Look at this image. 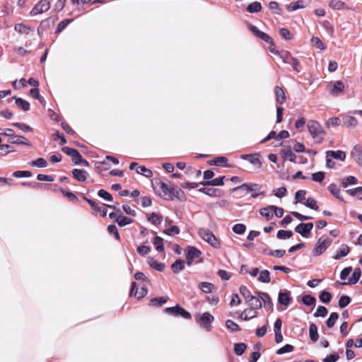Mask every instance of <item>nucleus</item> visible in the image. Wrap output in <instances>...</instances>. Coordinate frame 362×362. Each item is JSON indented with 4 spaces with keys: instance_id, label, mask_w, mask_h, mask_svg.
I'll list each match as a JSON object with an SVG mask.
<instances>
[{
    "instance_id": "obj_42",
    "label": "nucleus",
    "mask_w": 362,
    "mask_h": 362,
    "mask_svg": "<svg viewBox=\"0 0 362 362\" xmlns=\"http://www.w3.org/2000/svg\"><path fill=\"white\" fill-rule=\"evenodd\" d=\"M304 8L303 0H298L296 2H293L290 4L286 5V8L290 12L294 11L299 8Z\"/></svg>"
},
{
    "instance_id": "obj_15",
    "label": "nucleus",
    "mask_w": 362,
    "mask_h": 362,
    "mask_svg": "<svg viewBox=\"0 0 362 362\" xmlns=\"http://www.w3.org/2000/svg\"><path fill=\"white\" fill-rule=\"evenodd\" d=\"M8 141L10 144H23L25 146H31V143L24 136L20 135H15V133H13V135L8 138Z\"/></svg>"
},
{
    "instance_id": "obj_58",
    "label": "nucleus",
    "mask_w": 362,
    "mask_h": 362,
    "mask_svg": "<svg viewBox=\"0 0 362 362\" xmlns=\"http://www.w3.org/2000/svg\"><path fill=\"white\" fill-rule=\"evenodd\" d=\"M226 326L231 332H239L241 330L240 326L231 320H226Z\"/></svg>"
},
{
    "instance_id": "obj_6",
    "label": "nucleus",
    "mask_w": 362,
    "mask_h": 362,
    "mask_svg": "<svg viewBox=\"0 0 362 362\" xmlns=\"http://www.w3.org/2000/svg\"><path fill=\"white\" fill-rule=\"evenodd\" d=\"M280 57L284 63L291 64L295 71L297 73L301 71L299 60L293 57L289 52L284 50L281 51Z\"/></svg>"
},
{
    "instance_id": "obj_62",
    "label": "nucleus",
    "mask_w": 362,
    "mask_h": 362,
    "mask_svg": "<svg viewBox=\"0 0 362 362\" xmlns=\"http://www.w3.org/2000/svg\"><path fill=\"white\" fill-rule=\"evenodd\" d=\"M351 302V298L346 295H343L340 297L338 305L341 308H344L347 306Z\"/></svg>"
},
{
    "instance_id": "obj_34",
    "label": "nucleus",
    "mask_w": 362,
    "mask_h": 362,
    "mask_svg": "<svg viewBox=\"0 0 362 362\" xmlns=\"http://www.w3.org/2000/svg\"><path fill=\"white\" fill-rule=\"evenodd\" d=\"M329 192L334 196L337 199L344 201L343 197L341 196L340 189L334 183L330 184L327 187Z\"/></svg>"
},
{
    "instance_id": "obj_29",
    "label": "nucleus",
    "mask_w": 362,
    "mask_h": 362,
    "mask_svg": "<svg viewBox=\"0 0 362 362\" xmlns=\"http://www.w3.org/2000/svg\"><path fill=\"white\" fill-rule=\"evenodd\" d=\"M13 99H15L16 105L19 109L25 112H27L30 110V105L27 100L21 98H17L16 96H14Z\"/></svg>"
},
{
    "instance_id": "obj_37",
    "label": "nucleus",
    "mask_w": 362,
    "mask_h": 362,
    "mask_svg": "<svg viewBox=\"0 0 362 362\" xmlns=\"http://www.w3.org/2000/svg\"><path fill=\"white\" fill-rule=\"evenodd\" d=\"M357 183L358 179L353 175L348 176L341 180L342 187L344 188L347 187L349 185H354Z\"/></svg>"
},
{
    "instance_id": "obj_23",
    "label": "nucleus",
    "mask_w": 362,
    "mask_h": 362,
    "mask_svg": "<svg viewBox=\"0 0 362 362\" xmlns=\"http://www.w3.org/2000/svg\"><path fill=\"white\" fill-rule=\"evenodd\" d=\"M350 252L349 247L347 245L343 244L337 250L336 255L333 257L334 259H340L341 258L346 257Z\"/></svg>"
},
{
    "instance_id": "obj_17",
    "label": "nucleus",
    "mask_w": 362,
    "mask_h": 362,
    "mask_svg": "<svg viewBox=\"0 0 362 362\" xmlns=\"http://www.w3.org/2000/svg\"><path fill=\"white\" fill-rule=\"evenodd\" d=\"M71 173L73 177L79 182H84L88 176V173L86 170L77 168L74 169Z\"/></svg>"
},
{
    "instance_id": "obj_26",
    "label": "nucleus",
    "mask_w": 362,
    "mask_h": 362,
    "mask_svg": "<svg viewBox=\"0 0 362 362\" xmlns=\"http://www.w3.org/2000/svg\"><path fill=\"white\" fill-rule=\"evenodd\" d=\"M250 298V300L247 301L250 306L249 308V313H252L255 309H259L262 308V302L259 298L254 296Z\"/></svg>"
},
{
    "instance_id": "obj_63",
    "label": "nucleus",
    "mask_w": 362,
    "mask_h": 362,
    "mask_svg": "<svg viewBox=\"0 0 362 362\" xmlns=\"http://www.w3.org/2000/svg\"><path fill=\"white\" fill-rule=\"evenodd\" d=\"M240 293L244 297L245 300L247 302L250 300V297H252L251 292L245 286H241L240 287Z\"/></svg>"
},
{
    "instance_id": "obj_5",
    "label": "nucleus",
    "mask_w": 362,
    "mask_h": 362,
    "mask_svg": "<svg viewBox=\"0 0 362 362\" xmlns=\"http://www.w3.org/2000/svg\"><path fill=\"white\" fill-rule=\"evenodd\" d=\"M164 311L168 315L176 317H181L186 320H190L192 318L191 314L178 304L173 307L165 308Z\"/></svg>"
},
{
    "instance_id": "obj_60",
    "label": "nucleus",
    "mask_w": 362,
    "mask_h": 362,
    "mask_svg": "<svg viewBox=\"0 0 362 362\" xmlns=\"http://www.w3.org/2000/svg\"><path fill=\"white\" fill-rule=\"evenodd\" d=\"M303 204L307 207H309L315 211H317L319 209V207L317 205L316 200L312 197H309L308 199H307L306 201L303 202Z\"/></svg>"
},
{
    "instance_id": "obj_45",
    "label": "nucleus",
    "mask_w": 362,
    "mask_h": 362,
    "mask_svg": "<svg viewBox=\"0 0 362 362\" xmlns=\"http://www.w3.org/2000/svg\"><path fill=\"white\" fill-rule=\"evenodd\" d=\"M153 243L158 252H163L164 250L163 239L160 236H156Z\"/></svg>"
},
{
    "instance_id": "obj_61",
    "label": "nucleus",
    "mask_w": 362,
    "mask_h": 362,
    "mask_svg": "<svg viewBox=\"0 0 362 362\" xmlns=\"http://www.w3.org/2000/svg\"><path fill=\"white\" fill-rule=\"evenodd\" d=\"M232 230L236 234L242 235L245 232L246 226L243 223H236L233 226Z\"/></svg>"
},
{
    "instance_id": "obj_54",
    "label": "nucleus",
    "mask_w": 362,
    "mask_h": 362,
    "mask_svg": "<svg viewBox=\"0 0 362 362\" xmlns=\"http://www.w3.org/2000/svg\"><path fill=\"white\" fill-rule=\"evenodd\" d=\"M72 21V19H64L62 21L59 22L57 25L55 34L58 35L61 32H62Z\"/></svg>"
},
{
    "instance_id": "obj_55",
    "label": "nucleus",
    "mask_w": 362,
    "mask_h": 362,
    "mask_svg": "<svg viewBox=\"0 0 362 362\" xmlns=\"http://www.w3.org/2000/svg\"><path fill=\"white\" fill-rule=\"evenodd\" d=\"M173 200L174 198H177L180 201H185L186 200V196L185 194V192L179 189L177 187H175L174 191H173Z\"/></svg>"
},
{
    "instance_id": "obj_1",
    "label": "nucleus",
    "mask_w": 362,
    "mask_h": 362,
    "mask_svg": "<svg viewBox=\"0 0 362 362\" xmlns=\"http://www.w3.org/2000/svg\"><path fill=\"white\" fill-rule=\"evenodd\" d=\"M152 185L153 187L155 185L158 186L161 189L162 193L160 194L161 197L168 201L173 200V191H174L176 186H175L171 182L168 181L165 182L159 180H155L154 181H152Z\"/></svg>"
},
{
    "instance_id": "obj_40",
    "label": "nucleus",
    "mask_w": 362,
    "mask_h": 362,
    "mask_svg": "<svg viewBox=\"0 0 362 362\" xmlns=\"http://www.w3.org/2000/svg\"><path fill=\"white\" fill-rule=\"evenodd\" d=\"M249 308L245 309L240 315V318L243 320L247 321L257 317V313L255 310H252V313H249Z\"/></svg>"
},
{
    "instance_id": "obj_2",
    "label": "nucleus",
    "mask_w": 362,
    "mask_h": 362,
    "mask_svg": "<svg viewBox=\"0 0 362 362\" xmlns=\"http://www.w3.org/2000/svg\"><path fill=\"white\" fill-rule=\"evenodd\" d=\"M262 188V186L259 184L254 182H245L233 188V191L236 192L238 190L245 189L247 192H251V197L255 199L259 195H265V192L261 191Z\"/></svg>"
},
{
    "instance_id": "obj_32",
    "label": "nucleus",
    "mask_w": 362,
    "mask_h": 362,
    "mask_svg": "<svg viewBox=\"0 0 362 362\" xmlns=\"http://www.w3.org/2000/svg\"><path fill=\"white\" fill-rule=\"evenodd\" d=\"M184 269L185 261L182 259H178L171 264V269L174 274H177L178 272L182 271Z\"/></svg>"
},
{
    "instance_id": "obj_39",
    "label": "nucleus",
    "mask_w": 362,
    "mask_h": 362,
    "mask_svg": "<svg viewBox=\"0 0 362 362\" xmlns=\"http://www.w3.org/2000/svg\"><path fill=\"white\" fill-rule=\"evenodd\" d=\"M261 156L259 153H254L250 163L255 167V169H259L262 167Z\"/></svg>"
},
{
    "instance_id": "obj_4",
    "label": "nucleus",
    "mask_w": 362,
    "mask_h": 362,
    "mask_svg": "<svg viewBox=\"0 0 362 362\" xmlns=\"http://www.w3.org/2000/svg\"><path fill=\"white\" fill-rule=\"evenodd\" d=\"M332 242V240L328 237H320L312 251V255L317 257L322 255L329 247Z\"/></svg>"
},
{
    "instance_id": "obj_27",
    "label": "nucleus",
    "mask_w": 362,
    "mask_h": 362,
    "mask_svg": "<svg viewBox=\"0 0 362 362\" xmlns=\"http://www.w3.org/2000/svg\"><path fill=\"white\" fill-rule=\"evenodd\" d=\"M361 276V269L356 268L354 269V272L351 277L349 279L348 282H342V283H339V284L341 285L355 284L358 281Z\"/></svg>"
},
{
    "instance_id": "obj_7",
    "label": "nucleus",
    "mask_w": 362,
    "mask_h": 362,
    "mask_svg": "<svg viewBox=\"0 0 362 362\" xmlns=\"http://www.w3.org/2000/svg\"><path fill=\"white\" fill-rule=\"evenodd\" d=\"M50 8L49 0H40L30 12L31 16H35L47 12Z\"/></svg>"
},
{
    "instance_id": "obj_41",
    "label": "nucleus",
    "mask_w": 362,
    "mask_h": 362,
    "mask_svg": "<svg viewBox=\"0 0 362 362\" xmlns=\"http://www.w3.org/2000/svg\"><path fill=\"white\" fill-rule=\"evenodd\" d=\"M262 10V5L258 1H254L250 4L247 7V11L250 13L259 12Z\"/></svg>"
},
{
    "instance_id": "obj_51",
    "label": "nucleus",
    "mask_w": 362,
    "mask_h": 362,
    "mask_svg": "<svg viewBox=\"0 0 362 362\" xmlns=\"http://www.w3.org/2000/svg\"><path fill=\"white\" fill-rule=\"evenodd\" d=\"M346 192L351 197L356 196L359 199L362 200V187H358L354 189L346 190Z\"/></svg>"
},
{
    "instance_id": "obj_36",
    "label": "nucleus",
    "mask_w": 362,
    "mask_h": 362,
    "mask_svg": "<svg viewBox=\"0 0 362 362\" xmlns=\"http://www.w3.org/2000/svg\"><path fill=\"white\" fill-rule=\"evenodd\" d=\"M344 124L349 128H354L358 125L357 119L352 116H346L343 119Z\"/></svg>"
},
{
    "instance_id": "obj_50",
    "label": "nucleus",
    "mask_w": 362,
    "mask_h": 362,
    "mask_svg": "<svg viewBox=\"0 0 362 362\" xmlns=\"http://www.w3.org/2000/svg\"><path fill=\"white\" fill-rule=\"evenodd\" d=\"M292 236L293 232L291 230H279L276 234V238L280 240H286Z\"/></svg>"
},
{
    "instance_id": "obj_38",
    "label": "nucleus",
    "mask_w": 362,
    "mask_h": 362,
    "mask_svg": "<svg viewBox=\"0 0 362 362\" xmlns=\"http://www.w3.org/2000/svg\"><path fill=\"white\" fill-rule=\"evenodd\" d=\"M259 214L264 216L267 221H269L274 216L273 210L271 209V205L267 207L262 208L259 210Z\"/></svg>"
},
{
    "instance_id": "obj_14",
    "label": "nucleus",
    "mask_w": 362,
    "mask_h": 362,
    "mask_svg": "<svg viewBox=\"0 0 362 362\" xmlns=\"http://www.w3.org/2000/svg\"><path fill=\"white\" fill-rule=\"evenodd\" d=\"M214 320V316L208 312L204 313L202 315L199 316V321L207 331L211 329V324Z\"/></svg>"
},
{
    "instance_id": "obj_57",
    "label": "nucleus",
    "mask_w": 362,
    "mask_h": 362,
    "mask_svg": "<svg viewBox=\"0 0 362 362\" xmlns=\"http://www.w3.org/2000/svg\"><path fill=\"white\" fill-rule=\"evenodd\" d=\"M302 302L304 305L308 306L315 305L316 303V299L314 296L311 295H305L302 298Z\"/></svg>"
},
{
    "instance_id": "obj_64",
    "label": "nucleus",
    "mask_w": 362,
    "mask_h": 362,
    "mask_svg": "<svg viewBox=\"0 0 362 362\" xmlns=\"http://www.w3.org/2000/svg\"><path fill=\"white\" fill-rule=\"evenodd\" d=\"M327 313H328L327 309L325 306L320 305L317 308V310L315 313L314 316L315 317H325L327 315Z\"/></svg>"
},
{
    "instance_id": "obj_10",
    "label": "nucleus",
    "mask_w": 362,
    "mask_h": 362,
    "mask_svg": "<svg viewBox=\"0 0 362 362\" xmlns=\"http://www.w3.org/2000/svg\"><path fill=\"white\" fill-rule=\"evenodd\" d=\"M313 228V223H300L295 228V231L303 238H308Z\"/></svg>"
},
{
    "instance_id": "obj_33",
    "label": "nucleus",
    "mask_w": 362,
    "mask_h": 362,
    "mask_svg": "<svg viewBox=\"0 0 362 362\" xmlns=\"http://www.w3.org/2000/svg\"><path fill=\"white\" fill-rule=\"evenodd\" d=\"M228 161V158L224 156H218L215 158L211 160L208 161V164L211 165H216V166H227L226 163Z\"/></svg>"
},
{
    "instance_id": "obj_49",
    "label": "nucleus",
    "mask_w": 362,
    "mask_h": 362,
    "mask_svg": "<svg viewBox=\"0 0 362 362\" xmlns=\"http://www.w3.org/2000/svg\"><path fill=\"white\" fill-rule=\"evenodd\" d=\"M332 294L327 291H322L320 292L319 295V299L321 302L323 303H329L332 300Z\"/></svg>"
},
{
    "instance_id": "obj_56",
    "label": "nucleus",
    "mask_w": 362,
    "mask_h": 362,
    "mask_svg": "<svg viewBox=\"0 0 362 362\" xmlns=\"http://www.w3.org/2000/svg\"><path fill=\"white\" fill-rule=\"evenodd\" d=\"M247 345L245 343H236L234 345V352L238 356H241L246 350Z\"/></svg>"
},
{
    "instance_id": "obj_13",
    "label": "nucleus",
    "mask_w": 362,
    "mask_h": 362,
    "mask_svg": "<svg viewBox=\"0 0 362 362\" xmlns=\"http://www.w3.org/2000/svg\"><path fill=\"white\" fill-rule=\"evenodd\" d=\"M291 301L292 298L291 297V291L284 290V291H280L279 293L278 302L279 304L288 307Z\"/></svg>"
},
{
    "instance_id": "obj_44",
    "label": "nucleus",
    "mask_w": 362,
    "mask_h": 362,
    "mask_svg": "<svg viewBox=\"0 0 362 362\" xmlns=\"http://www.w3.org/2000/svg\"><path fill=\"white\" fill-rule=\"evenodd\" d=\"M258 280L262 283H269L271 281L269 272L267 269L261 271Z\"/></svg>"
},
{
    "instance_id": "obj_20",
    "label": "nucleus",
    "mask_w": 362,
    "mask_h": 362,
    "mask_svg": "<svg viewBox=\"0 0 362 362\" xmlns=\"http://www.w3.org/2000/svg\"><path fill=\"white\" fill-rule=\"evenodd\" d=\"M281 154L282 155L284 160H288L292 163H296V156L292 152L290 146L283 148L281 151Z\"/></svg>"
},
{
    "instance_id": "obj_11",
    "label": "nucleus",
    "mask_w": 362,
    "mask_h": 362,
    "mask_svg": "<svg viewBox=\"0 0 362 362\" xmlns=\"http://www.w3.org/2000/svg\"><path fill=\"white\" fill-rule=\"evenodd\" d=\"M55 19L52 17L47 18L42 20L39 27L37 28V34L40 37H42V34L49 30L54 24Z\"/></svg>"
},
{
    "instance_id": "obj_19",
    "label": "nucleus",
    "mask_w": 362,
    "mask_h": 362,
    "mask_svg": "<svg viewBox=\"0 0 362 362\" xmlns=\"http://www.w3.org/2000/svg\"><path fill=\"white\" fill-rule=\"evenodd\" d=\"M198 191L213 197H220L221 196V190L219 189L202 187Z\"/></svg>"
},
{
    "instance_id": "obj_22",
    "label": "nucleus",
    "mask_w": 362,
    "mask_h": 362,
    "mask_svg": "<svg viewBox=\"0 0 362 362\" xmlns=\"http://www.w3.org/2000/svg\"><path fill=\"white\" fill-rule=\"evenodd\" d=\"M257 294L259 298L263 301L264 308L267 310L271 309L273 304L269 294L264 292H258Z\"/></svg>"
},
{
    "instance_id": "obj_24",
    "label": "nucleus",
    "mask_w": 362,
    "mask_h": 362,
    "mask_svg": "<svg viewBox=\"0 0 362 362\" xmlns=\"http://www.w3.org/2000/svg\"><path fill=\"white\" fill-rule=\"evenodd\" d=\"M274 92H275V95H276V103H278L279 105L284 104L286 101V98L285 93H284V90L282 89V88H281L279 86H276L274 88Z\"/></svg>"
},
{
    "instance_id": "obj_21",
    "label": "nucleus",
    "mask_w": 362,
    "mask_h": 362,
    "mask_svg": "<svg viewBox=\"0 0 362 362\" xmlns=\"http://www.w3.org/2000/svg\"><path fill=\"white\" fill-rule=\"evenodd\" d=\"M14 30L21 33L25 35H29L30 33L34 32V28L31 26L24 25L23 23H17L14 26Z\"/></svg>"
},
{
    "instance_id": "obj_3",
    "label": "nucleus",
    "mask_w": 362,
    "mask_h": 362,
    "mask_svg": "<svg viewBox=\"0 0 362 362\" xmlns=\"http://www.w3.org/2000/svg\"><path fill=\"white\" fill-rule=\"evenodd\" d=\"M198 234L204 241L208 243L214 248L220 247V241L209 229L199 228L198 230Z\"/></svg>"
},
{
    "instance_id": "obj_18",
    "label": "nucleus",
    "mask_w": 362,
    "mask_h": 362,
    "mask_svg": "<svg viewBox=\"0 0 362 362\" xmlns=\"http://www.w3.org/2000/svg\"><path fill=\"white\" fill-rule=\"evenodd\" d=\"M185 256H187L190 259H192L193 260L196 258H198L201 256L202 252L194 246H188L185 250Z\"/></svg>"
},
{
    "instance_id": "obj_16",
    "label": "nucleus",
    "mask_w": 362,
    "mask_h": 362,
    "mask_svg": "<svg viewBox=\"0 0 362 362\" xmlns=\"http://www.w3.org/2000/svg\"><path fill=\"white\" fill-rule=\"evenodd\" d=\"M327 157H330L332 158H334L336 160L344 161L346 159V154L344 151L338 150V151H327L326 152Z\"/></svg>"
},
{
    "instance_id": "obj_59",
    "label": "nucleus",
    "mask_w": 362,
    "mask_h": 362,
    "mask_svg": "<svg viewBox=\"0 0 362 362\" xmlns=\"http://www.w3.org/2000/svg\"><path fill=\"white\" fill-rule=\"evenodd\" d=\"M167 302V298L162 296L158 298H153L150 300V305L153 306H160Z\"/></svg>"
},
{
    "instance_id": "obj_12",
    "label": "nucleus",
    "mask_w": 362,
    "mask_h": 362,
    "mask_svg": "<svg viewBox=\"0 0 362 362\" xmlns=\"http://www.w3.org/2000/svg\"><path fill=\"white\" fill-rule=\"evenodd\" d=\"M62 150L64 153L71 157L73 163H74L76 165L80 164V161L83 158L76 149L68 146H64Z\"/></svg>"
},
{
    "instance_id": "obj_47",
    "label": "nucleus",
    "mask_w": 362,
    "mask_h": 362,
    "mask_svg": "<svg viewBox=\"0 0 362 362\" xmlns=\"http://www.w3.org/2000/svg\"><path fill=\"white\" fill-rule=\"evenodd\" d=\"M199 288L205 293H210L214 288V285L209 282H202L199 285Z\"/></svg>"
},
{
    "instance_id": "obj_8",
    "label": "nucleus",
    "mask_w": 362,
    "mask_h": 362,
    "mask_svg": "<svg viewBox=\"0 0 362 362\" xmlns=\"http://www.w3.org/2000/svg\"><path fill=\"white\" fill-rule=\"evenodd\" d=\"M308 131L313 138L320 137V142L322 140V137L320 136L321 134H325L323 129L320 124L316 121L310 120L308 123Z\"/></svg>"
},
{
    "instance_id": "obj_43",
    "label": "nucleus",
    "mask_w": 362,
    "mask_h": 362,
    "mask_svg": "<svg viewBox=\"0 0 362 362\" xmlns=\"http://www.w3.org/2000/svg\"><path fill=\"white\" fill-rule=\"evenodd\" d=\"M344 88V83L341 81H336L332 87V89L331 90V93L332 95H337L339 93H341L343 91Z\"/></svg>"
},
{
    "instance_id": "obj_46",
    "label": "nucleus",
    "mask_w": 362,
    "mask_h": 362,
    "mask_svg": "<svg viewBox=\"0 0 362 362\" xmlns=\"http://www.w3.org/2000/svg\"><path fill=\"white\" fill-rule=\"evenodd\" d=\"M88 203L92 207V209H93L96 211L101 212L102 213V216L103 217L107 216V209L99 206L98 205V204L95 201H93V200H88Z\"/></svg>"
},
{
    "instance_id": "obj_25",
    "label": "nucleus",
    "mask_w": 362,
    "mask_h": 362,
    "mask_svg": "<svg viewBox=\"0 0 362 362\" xmlns=\"http://www.w3.org/2000/svg\"><path fill=\"white\" fill-rule=\"evenodd\" d=\"M329 6L334 10H349L350 8L343 1L340 0H331Z\"/></svg>"
},
{
    "instance_id": "obj_53",
    "label": "nucleus",
    "mask_w": 362,
    "mask_h": 362,
    "mask_svg": "<svg viewBox=\"0 0 362 362\" xmlns=\"http://www.w3.org/2000/svg\"><path fill=\"white\" fill-rule=\"evenodd\" d=\"M136 172L138 174H141L146 177H151L153 176V173L150 169L146 168L145 166H138L136 168Z\"/></svg>"
},
{
    "instance_id": "obj_31",
    "label": "nucleus",
    "mask_w": 362,
    "mask_h": 362,
    "mask_svg": "<svg viewBox=\"0 0 362 362\" xmlns=\"http://www.w3.org/2000/svg\"><path fill=\"white\" fill-rule=\"evenodd\" d=\"M148 221L151 222L152 224L158 226L163 221V217L161 215L152 212L148 214Z\"/></svg>"
},
{
    "instance_id": "obj_9",
    "label": "nucleus",
    "mask_w": 362,
    "mask_h": 362,
    "mask_svg": "<svg viewBox=\"0 0 362 362\" xmlns=\"http://www.w3.org/2000/svg\"><path fill=\"white\" fill-rule=\"evenodd\" d=\"M249 29L256 37L269 44L271 46H274L272 38L268 34L259 30L256 26L251 24L249 25Z\"/></svg>"
},
{
    "instance_id": "obj_30",
    "label": "nucleus",
    "mask_w": 362,
    "mask_h": 362,
    "mask_svg": "<svg viewBox=\"0 0 362 362\" xmlns=\"http://www.w3.org/2000/svg\"><path fill=\"white\" fill-rule=\"evenodd\" d=\"M148 264L151 268L158 272H163L165 269V264L163 263L158 262L153 257L148 258Z\"/></svg>"
},
{
    "instance_id": "obj_48",
    "label": "nucleus",
    "mask_w": 362,
    "mask_h": 362,
    "mask_svg": "<svg viewBox=\"0 0 362 362\" xmlns=\"http://www.w3.org/2000/svg\"><path fill=\"white\" fill-rule=\"evenodd\" d=\"M132 222L133 220L132 218L123 216L122 213L119 216V220H116V223L119 225V227H124L132 223Z\"/></svg>"
},
{
    "instance_id": "obj_52",
    "label": "nucleus",
    "mask_w": 362,
    "mask_h": 362,
    "mask_svg": "<svg viewBox=\"0 0 362 362\" xmlns=\"http://www.w3.org/2000/svg\"><path fill=\"white\" fill-rule=\"evenodd\" d=\"M339 318V314L337 313H332L329 318L326 321V325L329 328L334 327L337 320Z\"/></svg>"
},
{
    "instance_id": "obj_35",
    "label": "nucleus",
    "mask_w": 362,
    "mask_h": 362,
    "mask_svg": "<svg viewBox=\"0 0 362 362\" xmlns=\"http://www.w3.org/2000/svg\"><path fill=\"white\" fill-rule=\"evenodd\" d=\"M309 335L311 341L315 342L318 340L319 335L317 332V327L315 324L311 323L309 327Z\"/></svg>"
},
{
    "instance_id": "obj_28",
    "label": "nucleus",
    "mask_w": 362,
    "mask_h": 362,
    "mask_svg": "<svg viewBox=\"0 0 362 362\" xmlns=\"http://www.w3.org/2000/svg\"><path fill=\"white\" fill-rule=\"evenodd\" d=\"M225 177V176H221L211 180L200 182V184L203 186H222L224 184Z\"/></svg>"
}]
</instances>
